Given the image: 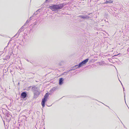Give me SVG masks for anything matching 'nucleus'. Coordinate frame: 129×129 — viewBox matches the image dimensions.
<instances>
[{"mask_svg": "<svg viewBox=\"0 0 129 129\" xmlns=\"http://www.w3.org/2000/svg\"><path fill=\"white\" fill-rule=\"evenodd\" d=\"M39 10H37V11L36 12L34 13V14H36V13L37 12V13H38L37 12H39Z\"/></svg>", "mask_w": 129, "mask_h": 129, "instance_id": "14", "label": "nucleus"}, {"mask_svg": "<svg viewBox=\"0 0 129 129\" xmlns=\"http://www.w3.org/2000/svg\"><path fill=\"white\" fill-rule=\"evenodd\" d=\"M34 93V98H36L39 95L40 92L39 90L33 92Z\"/></svg>", "mask_w": 129, "mask_h": 129, "instance_id": "3", "label": "nucleus"}, {"mask_svg": "<svg viewBox=\"0 0 129 129\" xmlns=\"http://www.w3.org/2000/svg\"><path fill=\"white\" fill-rule=\"evenodd\" d=\"M63 7V4H60L57 5H53L49 7V8L53 11H56L58 9L62 8Z\"/></svg>", "mask_w": 129, "mask_h": 129, "instance_id": "1", "label": "nucleus"}, {"mask_svg": "<svg viewBox=\"0 0 129 129\" xmlns=\"http://www.w3.org/2000/svg\"><path fill=\"white\" fill-rule=\"evenodd\" d=\"M88 60L89 59L88 58H87L82 61L83 62V63L85 64L88 61Z\"/></svg>", "mask_w": 129, "mask_h": 129, "instance_id": "10", "label": "nucleus"}, {"mask_svg": "<svg viewBox=\"0 0 129 129\" xmlns=\"http://www.w3.org/2000/svg\"><path fill=\"white\" fill-rule=\"evenodd\" d=\"M99 64L101 66H103L106 65V64L105 63V62L104 61H102L101 62L99 63Z\"/></svg>", "mask_w": 129, "mask_h": 129, "instance_id": "9", "label": "nucleus"}, {"mask_svg": "<svg viewBox=\"0 0 129 129\" xmlns=\"http://www.w3.org/2000/svg\"><path fill=\"white\" fill-rule=\"evenodd\" d=\"M63 79L62 78H61L59 79V85H61L63 83Z\"/></svg>", "mask_w": 129, "mask_h": 129, "instance_id": "7", "label": "nucleus"}, {"mask_svg": "<svg viewBox=\"0 0 129 129\" xmlns=\"http://www.w3.org/2000/svg\"><path fill=\"white\" fill-rule=\"evenodd\" d=\"M84 64L83 63V62L82 61L79 63V65H75L74 66V67H75L76 68H79L80 67L82 66Z\"/></svg>", "mask_w": 129, "mask_h": 129, "instance_id": "4", "label": "nucleus"}, {"mask_svg": "<svg viewBox=\"0 0 129 129\" xmlns=\"http://www.w3.org/2000/svg\"><path fill=\"white\" fill-rule=\"evenodd\" d=\"M26 60L28 61L29 62V60L27 59H26Z\"/></svg>", "mask_w": 129, "mask_h": 129, "instance_id": "17", "label": "nucleus"}, {"mask_svg": "<svg viewBox=\"0 0 129 129\" xmlns=\"http://www.w3.org/2000/svg\"><path fill=\"white\" fill-rule=\"evenodd\" d=\"M121 83V85H122V87H123V85Z\"/></svg>", "mask_w": 129, "mask_h": 129, "instance_id": "16", "label": "nucleus"}, {"mask_svg": "<svg viewBox=\"0 0 129 129\" xmlns=\"http://www.w3.org/2000/svg\"><path fill=\"white\" fill-rule=\"evenodd\" d=\"M32 89L33 92L35 91L39 90L37 87L35 86L33 87Z\"/></svg>", "mask_w": 129, "mask_h": 129, "instance_id": "8", "label": "nucleus"}, {"mask_svg": "<svg viewBox=\"0 0 129 129\" xmlns=\"http://www.w3.org/2000/svg\"><path fill=\"white\" fill-rule=\"evenodd\" d=\"M113 2L112 1H106V2H105L104 4L105 3H112Z\"/></svg>", "mask_w": 129, "mask_h": 129, "instance_id": "11", "label": "nucleus"}, {"mask_svg": "<svg viewBox=\"0 0 129 129\" xmlns=\"http://www.w3.org/2000/svg\"><path fill=\"white\" fill-rule=\"evenodd\" d=\"M124 98H125V95H124Z\"/></svg>", "mask_w": 129, "mask_h": 129, "instance_id": "19", "label": "nucleus"}, {"mask_svg": "<svg viewBox=\"0 0 129 129\" xmlns=\"http://www.w3.org/2000/svg\"><path fill=\"white\" fill-rule=\"evenodd\" d=\"M74 70V69H71L70 70H69L67 72H70V71H71L73 70Z\"/></svg>", "mask_w": 129, "mask_h": 129, "instance_id": "15", "label": "nucleus"}, {"mask_svg": "<svg viewBox=\"0 0 129 129\" xmlns=\"http://www.w3.org/2000/svg\"><path fill=\"white\" fill-rule=\"evenodd\" d=\"M90 13L89 14H88V15H90Z\"/></svg>", "mask_w": 129, "mask_h": 129, "instance_id": "21", "label": "nucleus"}, {"mask_svg": "<svg viewBox=\"0 0 129 129\" xmlns=\"http://www.w3.org/2000/svg\"><path fill=\"white\" fill-rule=\"evenodd\" d=\"M24 27H23V26H22V27L21 28H20V29H19V30L18 31H20V32L21 31H22L23 30Z\"/></svg>", "mask_w": 129, "mask_h": 129, "instance_id": "12", "label": "nucleus"}, {"mask_svg": "<svg viewBox=\"0 0 129 129\" xmlns=\"http://www.w3.org/2000/svg\"><path fill=\"white\" fill-rule=\"evenodd\" d=\"M27 96V93L26 92H24L21 93V96L22 98H25Z\"/></svg>", "mask_w": 129, "mask_h": 129, "instance_id": "5", "label": "nucleus"}, {"mask_svg": "<svg viewBox=\"0 0 129 129\" xmlns=\"http://www.w3.org/2000/svg\"><path fill=\"white\" fill-rule=\"evenodd\" d=\"M54 88H53V89H54Z\"/></svg>", "mask_w": 129, "mask_h": 129, "instance_id": "22", "label": "nucleus"}, {"mask_svg": "<svg viewBox=\"0 0 129 129\" xmlns=\"http://www.w3.org/2000/svg\"><path fill=\"white\" fill-rule=\"evenodd\" d=\"M78 17H81L83 19H89L90 17L87 15H86L85 16H82V15H80L78 16Z\"/></svg>", "mask_w": 129, "mask_h": 129, "instance_id": "6", "label": "nucleus"}, {"mask_svg": "<svg viewBox=\"0 0 129 129\" xmlns=\"http://www.w3.org/2000/svg\"><path fill=\"white\" fill-rule=\"evenodd\" d=\"M49 95L48 93H47L44 96V98L42 99V101L41 104L43 107L45 106V102L46 101L47 97Z\"/></svg>", "mask_w": 129, "mask_h": 129, "instance_id": "2", "label": "nucleus"}, {"mask_svg": "<svg viewBox=\"0 0 129 129\" xmlns=\"http://www.w3.org/2000/svg\"><path fill=\"white\" fill-rule=\"evenodd\" d=\"M6 116H7L8 117H9V118H11V115L9 114H7L6 115Z\"/></svg>", "mask_w": 129, "mask_h": 129, "instance_id": "13", "label": "nucleus"}, {"mask_svg": "<svg viewBox=\"0 0 129 129\" xmlns=\"http://www.w3.org/2000/svg\"><path fill=\"white\" fill-rule=\"evenodd\" d=\"M123 91H124V88L123 87Z\"/></svg>", "mask_w": 129, "mask_h": 129, "instance_id": "18", "label": "nucleus"}, {"mask_svg": "<svg viewBox=\"0 0 129 129\" xmlns=\"http://www.w3.org/2000/svg\"><path fill=\"white\" fill-rule=\"evenodd\" d=\"M18 85H19V82L18 83Z\"/></svg>", "mask_w": 129, "mask_h": 129, "instance_id": "20", "label": "nucleus"}]
</instances>
